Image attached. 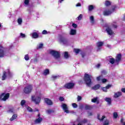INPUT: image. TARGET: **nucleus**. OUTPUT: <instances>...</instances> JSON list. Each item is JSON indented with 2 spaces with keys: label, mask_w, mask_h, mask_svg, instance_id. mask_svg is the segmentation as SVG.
<instances>
[{
  "label": "nucleus",
  "mask_w": 125,
  "mask_h": 125,
  "mask_svg": "<svg viewBox=\"0 0 125 125\" xmlns=\"http://www.w3.org/2000/svg\"><path fill=\"white\" fill-rule=\"evenodd\" d=\"M92 79L93 77L92 76H91V75L85 73L84 75L83 80L85 82L86 85H87V86L90 87L92 83V82H91V80H92Z\"/></svg>",
  "instance_id": "nucleus-1"
},
{
  "label": "nucleus",
  "mask_w": 125,
  "mask_h": 125,
  "mask_svg": "<svg viewBox=\"0 0 125 125\" xmlns=\"http://www.w3.org/2000/svg\"><path fill=\"white\" fill-rule=\"evenodd\" d=\"M117 8V6L114 5L112 6V9H106L103 12V14L104 16H109V15H111L112 12H114L116 9Z\"/></svg>",
  "instance_id": "nucleus-2"
},
{
  "label": "nucleus",
  "mask_w": 125,
  "mask_h": 125,
  "mask_svg": "<svg viewBox=\"0 0 125 125\" xmlns=\"http://www.w3.org/2000/svg\"><path fill=\"white\" fill-rule=\"evenodd\" d=\"M7 75L8 78H12V74H11L9 69L7 70V72L5 71L3 72V74L1 77L2 81H5L6 80L7 78Z\"/></svg>",
  "instance_id": "nucleus-3"
},
{
  "label": "nucleus",
  "mask_w": 125,
  "mask_h": 125,
  "mask_svg": "<svg viewBox=\"0 0 125 125\" xmlns=\"http://www.w3.org/2000/svg\"><path fill=\"white\" fill-rule=\"evenodd\" d=\"M10 97V94L9 93H2L0 95V100L1 101H6Z\"/></svg>",
  "instance_id": "nucleus-4"
},
{
  "label": "nucleus",
  "mask_w": 125,
  "mask_h": 125,
  "mask_svg": "<svg viewBox=\"0 0 125 125\" xmlns=\"http://www.w3.org/2000/svg\"><path fill=\"white\" fill-rule=\"evenodd\" d=\"M32 90H33V85H28L24 88L23 92L25 93V94H29V93L32 92Z\"/></svg>",
  "instance_id": "nucleus-5"
},
{
  "label": "nucleus",
  "mask_w": 125,
  "mask_h": 125,
  "mask_svg": "<svg viewBox=\"0 0 125 125\" xmlns=\"http://www.w3.org/2000/svg\"><path fill=\"white\" fill-rule=\"evenodd\" d=\"M50 54L52 55L55 59H59L60 58V54L59 52L55 50H51L50 51Z\"/></svg>",
  "instance_id": "nucleus-6"
},
{
  "label": "nucleus",
  "mask_w": 125,
  "mask_h": 125,
  "mask_svg": "<svg viewBox=\"0 0 125 125\" xmlns=\"http://www.w3.org/2000/svg\"><path fill=\"white\" fill-rule=\"evenodd\" d=\"M74 87L75 83L72 82L67 83L63 85L64 88L66 89H73Z\"/></svg>",
  "instance_id": "nucleus-7"
},
{
  "label": "nucleus",
  "mask_w": 125,
  "mask_h": 125,
  "mask_svg": "<svg viewBox=\"0 0 125 125\" xmlns=\"http://www.w3.org/2000/svg\"><path fill=\"white\" fill-rule=\"evenodd\" d=\"M41 97H36L35 95L31 96V100L33 102H35V104H39L41 102Z\"/></svg>",
  "instance_id": "nucleus-8"
},
{
  "label": "nucleus",
  "mask_w": 125,
  "mask_h": 125,
  "mask_svg": "<svg viewBox=\"0 0 125 125\" xmlns=\"http://www.w3.org/2000/svg\"><path fill=\"white\" fill-rule=\"evenodd\" d=\"M38 118L34 120V125H38V124H41L42 122V118L41 117V114L39 113L37 115Z\"/></svg>",
  "instance_id": "nucleus-9"
},
{
  "label": "nucleus",
  "mask_w": 125,
  "mask_h": 125,
  "mask_svg": "<svg viewBox=\"0 0 125 125\" xmlns=\"http://www.w3.org/2000/svg\"><path fill=\"white\" fill-rule=\"evenodd\" d=\"M122 60V54L119 53L115 57V63L117 65H119L120 62H121Z\"/></svg>",
  "instance_id": "nucleus-10"
},
{
  "label": "nucleus",
  "mask_w": 125,
  "mask_h": 125,
  "mask_svg": "<svg viewBox=\"0 0 125 125\" xmlns=\"http://www.w3.org/2000/svg\"><path fill=\"white\" fill-rule=\"evenodd\" d=\"M5 55L4 48L2 46H0V58H3Z\"/></svg>",
  "instance_id": "nucleus-11"
},
{
  "label": "nucleus",
  "mask_w": 125,
  "mask_h": 125,
  "mask_svg": "<svg viewBox=\"0 0 125 125\" xmlns=\"http://www.w3.org/2000/svg\"><path fill=\"white\" fill-rule=\"evenodd\" d=\"M62 108L64 112L66 113V114H69V113H70V111H69V110H68V106L65 104H62Z\"/></svg>",
  "instance_id": "nucleus-12"
},
{
  "label": "nucleus",
  "mask_w": 125,
  "mask_h": 125,
  "mask_svg": "<svg viewBox=\"0 0 125 125\" xmlns=\"http://www.w3.org/2000/svg\"><path fill=\"white\" fill-rule=\"evenodd\" d=\"M44 100L45 101V103L47 105H48L49 106H51V105H53V104L52 101H51L50 99L48 98H44Z\"/></svg>",
  "instance_id": "nucleus-13"
},
{
  "label": "nucleus",
  "mask_w": 125,
  "mask_h": 125,
  "mask_svg": "<svg viewBox=\"0 0 125 125\" xmlns=\"http://www.w3.org/2000/svg\"><path fill=\"white\" fill-rule=\"evenodd\" d=\"M60 42H62L64 44H65L68 42V40L67 39L63 36H61L60 37Z\"/></svg>",
  "instance_id": "nucleus-14"
},
{
  "label": "nucleus",
  "mask_w": 125,
  "mask_h": 125,
  "mask_svg": "<svg viewBox=\"0 0 125 125\" xmlns=\"http://www.w3.org/2000/svg\"><path fill=\"white\" fill-rule=\"evenodd\" d=\"M46 112L48 115H51V114H54V113H55V110L52 109H47Z\"/></svg>",
  "instance_id": "nucleus-15"
},
{
  "label": "nucleus",
  "mask_w": 125,
  "mask_h": 125,
  "mask_svg": "<svg viewBox=\"0 0 125 125\" xmlns=\"http://www.w3.org/2000/svg\"><path fill=\"white\" fill-rule=\"evenodd\" d=\"M105 31H106L107 34H108V35H110V36L114 34V32H113V31L112 30V29H111V28L109 27H107L105 29Z\"/></svg>",
  "instance_id": "nucleus-16"
},
{
  "label": "nucleus",
  "mask_w": 125,
  "mask_h": 125,
  "mask_svg": "<svg viewBox=\"0 0 125 125\" xmlns=\"http://www.w3.org/2000/svg\"><path fill=\"white\" fill-rule=\"evenodd\" d=\"M105 118H106V116H103L102 118H100V114H98V115H97V119H98V120L100 121V122H103V121H104V119H105Z\"/></svg>",
  "instance_id": "nucleus-17"
},
{
  "label": "nucleus",
  "mask_w": 125,
  "mask_h": 125,
  "mask_svg": "<svg viewBox=\"0 0 125 125\" xmlns=\"http://www.w3.org/2000/svg\"><path fill=\"white\" fill-rule=\"evenodd\" d=\"M105 101L107 103L108 105H111L112 104V99L110 98H105L104 99Z\"/></svg>",
  "instance_id": "nucleus-18"
},
{
  "label": "nucleus",
  "mask_w": 125,
  "mask_h": 125,
  "mask_svg": "<svg viewBox=\"0 0 125 125\" xmlns=\"http://www.w3.org/2000/svg\"><path fill=\"white\" fill-rule=\"evenodd\" d=\"M99 88H100V84L95 85L92 87V89H94V90H97V89H99Z\"/></svg>",
  "instance_id": "nucleus-19"
},
{
  "label": "nucleus",
  "mask_w": 125,
  "mask_h": 125,
  "mask_svg": "<svg viewBox=\"0 0 125 125\" xmlns=\"http://www.w3.org/2000/svg\"><path fill=\"white\" fill-rule=\"evenodd\" d=\"M32 36L33 39H38L39 38V34L37 32H33Z\"/></svg>",
  "instance_id": "nucleus-20"
},
{
  "label": "nucleus",
  "mask_w": 125,
  "mask_h": 125,
  "mask_svg": "<svg viewBox=\"0 0 125 125\" xmlns=\"http://www.w3.org/2000/svg\"><path fill=\"white\" fill-rule=\"evenodd\" d=\"M111 4H112V2H111V1L109 0H106L104 2V5L107 7H108V6H110V5H111Z\"/></svg>",
  "instance_id": "nucleus-21"
},
{
  "label": "nucleus",
  "mask_w": 125,
  "mask_h": 125,
  "mask_svg": "<svg viewBox=\"0 0 125 125\" xmlns=\"http://www.w3.org/2000/svg\"><path fill=\"white\" fill-rule=\"evenodd\" d=\"M120 96H122V93L121 92H118L114 94L115 98H118V97H120Z\"/></svg>",
  "instance_id": "nucleus-22"
},
{
  "label": "nucleus",
  "mask_w": 125,
  "mask_h": 125,
  "mask_svg": "<svg viewBox=\"0 0 125 125\" xmlns=\"http://www.w3.org/2000/svg\"><path fill=\"white\" fill-rule=\"evenodd\" d=\"M17 119V114H13L12 117L10 119V121L12 122L14 121V120H16Z\"/></svg>",
  "instance_id": "nucleus-23"
},
{
  "label": "nucleus",
  "mask_w": 125,
  "mask_h": 125,
  "mask_svg": "<svg viewBox=\"0 0 125 125\" xmlns=\"http://www.w3.org/2000/svg\"><path fill=\"white\" fill-rule=\"evenodd\" d=\"M91 102H93V103H96V102L97 104H98L99 103V101H98V97H96V98L92 99Z\"/></svg>",
  "instance_id": "nucleus-24"
},
{
  "label": "nucleus",
  "mask_w": 125,
  "mask_h": 125,
  "mask_svg": "<svg viewBox=\"0 0 125 125\" xmlns=\"http://www.w3.org/2000/svg\"><path fill=\"white\" fill-rule=\"evenodd\" d=\"M109 62L110 64H112V65H113L115 63H116V60H115L114 58H110L109 59Z\"/></svg>",
  "instance_id": "nucleus-25"
},
{
  "label": "nucleus",
  "mask_w": 125,
  "mask_h": 125,
  "mask_svg": "<svg viewBox=\"0 0 125 125\" xmlns=\"http://www.w3.org/2000/svg\"><path fill=\"white\" fill-rule=\"evenodd\" d=\"M49 74V69H46L44 70L43 75H44V76H47V75H48Z\"/></svg>",
  "instance_id": "nucleus-26"
},
{
  "label": "nucleus",
  "mask_w": 125,
  "mask_h": 125,
  "mask_svg": "<svg viewBox=\"0 0 125 125\" xmlns=\"http://www.w3.org/2000/svg\"><path fill=\"white\" fill-rule=\"evenodd\" d=\"M77 33V31L76 30L71 29L70 30V35L74 36V35H76V33Z\"/></svg>",
  "instance_id": "nucleus-27"
},
{
  "label": "nucleus",
  "mask_w": 125,
  "mask_h": 125,
  "mask_svg": "<svg viewBox=\"0 0 125 125\" xmlns=\"http://www.w3.org/2000/svg\"><path fill=\"white\" fill-rule=\"evenodd\" d=\"M85 110H91L92 109V106L91 105H88L87 104L85 105Z\"/></svg>",
  "instance_id": "nucleus-28"
},
{
  "label": "nucleus",
  "mask_w": 125,
  "mask_h": 125,
  "mask_svg": "<svg viewBox=\"0 0 125 125\" xmlns=\"http://www.w3.org/2000/svg\"><path fill=\"white\" fill-rule=\"evenodd\" d=\"M104 43L102 42H99L97 43V47H100L103 45Z\"/></svg>",
  "instance_id": "nucleus-29"
},
{
  "label": "nucleus",
  "mask_w": 125,
  "mask_h": 125,
  "mask_svg": "<svg viewBox=\"0 0 125 125\" xmlns=\"http://www.w3.org/2000/svg\"><path fill=\"white\" fill-rule=\"evenodd\" d=\"M63 56L64 58H66V59L69 58V53H68V52H65L63 54Z\"/></svg>",
  "instance_id": "nucleus-30"
},
{
  "label": "nucleus",
  "mask_w": 125,
  "mask_h": 125,
  "mask_svg": "<svg viewBox=\"0 0 125 125\" xmlns=\"http://www.w3.org/2000/svg\"><path fill=\"white\" fill-rule=\"evenodd\" d=\"M94 9V6L92 5H90L88 6V10L89 11H91L92 10H93Z\"/></svg>",
  "instance_id": "nucleus-31"
},
{
  "label": "nucleus",
  "mask_w": 125,
  "mask_h": 125,
  "mask_svg": "<svg viewBox=\"0 0 125 125\" xmlns=\"http://www.w3.org/2000/svg\"><path fill=\"white\" fill-rule=\"evenodd\" d=\"M90 19L91 23H92V24H93V23H94V17L92 16L90 17Z\"/></svg>",
  "instance_id": "nucleus-32"
},
{
  "label": "nucleus",
  "mask_w": 125,
  "mask_h": 125,
  "mask_svg": "<svg viewBox=\"0 0 125 125\" xmlns=\"http://www.w3.org/2000/svg\"><path fill=\"white\" fill-rule=\"evenodd\" d=\"M74 52H75V53H76V54H78V53H80V51H81V49H74Z\"/></svg>",
  "instance_id": "nucleus-33"
},
{
  "label": "nucleus",
  "mask_w": 125,
  "mask_h": 125,
  "mask_svg": "<svg viewBox=\"0 0 125 125\" xmlns=\"http://www.w3.org/2000/svg\"><path fill=\"white\" fill-rule=\"evenodd\" d=\"M24 59L26 61H28V60H29V59H30V58L29 57V55L28 54H26L24 56Z\"/></svg>",
  "instance_id": "nucleus-34"
},
{
  "label": "nucleus",
  "mask_w": 125,
  "mask_h": 125,
  "mask_svg": "<svg viewBox=\"0 0 125 125\" xmlns=\"http://www.w3.org/2000/svg\"><path fill=\"white\" fill-rule=\"evenodd\" d=\"M25 104H26V101H25V100H21V106L24 105Z\"/></svg>",
  "instance_id": "nucleus-35"
},
{
  "label": "nucleus",
  "mask_w": 125,
  "mask_h": 125,
  "mask_svg": "<svg viewBox=\"0 0 125 125\" xmlns=\"http://www.w3.org/2000/svg\"><path fill=\"white\" fill-rule=\"evenodd\" d=\"M109 125V120H105L104 121V125Z\"/></svg>",
  "instance_id": "nucleus-36"
},
{
  "label": "nucleus",
  "mask_w": 125,
  "mask_h": 125,
  "mask_svg": "<svg viewBox=\"0 0 125 125\" xmlns=\"http://www.w3.org/2000/svg\"><path fill=\"white\" fill-rule=\"evenodd\" d=\"M118 113L114 112L113 113V117L114 118V119H117V118H118Z\"/></svg>",
  "instance_id": "nucleus-37"
},
{
  "label": "nucleus",
  "mask_w": 125,
  "mask_h": 125,
  "mask_svg": "<svg viewBox=\"0 0 125 125\" xmlns=\"http://www.w3.org/2000/svg\"><path fill=\"white\" fill-rule=\"evenodd\" d=\"M18 23L19 25H21L22 24V19L19 18L18 19Z\"/></svg>",
  "instance_id": "nucleus-38"
},
{
  "label": "nucleus",
  "mask_w": 125,
  "mask_h": 125,
  "mask_svg": "<svg viewBox=\"0 0 125 125\" xmlns=\"http://www.w3.org/2000/svg\"><path fill=\"white\" fill-rule=\"evenodd\" d=\"M83 18V15L82 14H80L79 15V16L77 18V20H79V21L82 20V19Z\"/></svg>",
  "instance_id": "nucleus-39"
},
{
  "label": "nucleus",
  "mask_w": 125,
  "mask_h": 125,
  "mask_svg": "<svg viewBox=\"0 0 125 125\" xmlns=\"http://www.w3.org/2000/svg\"><path fill=\"white\" fill-rule=\"evenodd\" d=\"M27 109L28 110V111L29 112H33V109H32V108H31L30 106H28L27 108Z\"/></svg>",
  "instance_id": "nucleus-40"
},
{
  "label": "nucleus",
  "mask_w": 125,
  "mask_h": 125,
  "mask_svg": "<svg viewBox=\"0 0 125 125\" xmlns=\"http://www.w3.org/2000/svg\"><path fill=\"white\" fill-rule=\"evenodd\" d=\"M48 33H47V31L44 30L42 31V35H47Z\"/></svg>",
  "instance_id": "nucleus-41"
},
{
  "label": "nucleus",
  "mask_w": 125,
  "mask_h": 125,
  "mask_svg": "<svg viewBox=\"0 0 125 125\" xmlns=\"http://www.w3.org/2000/svg\"><path fill=\"white\" fill-rule=\"evenodd\" d=\"M72 106L73 107V108H77L78 107V104H77L76 103H73L72 104Z\"/></svg>",
  "instance_id": "nucleus-42"
},
{
  "label": "nucleus",
  "mask_w": 125,
  "mask_h": 125,
  "mask_svg": "<svg viewBox=\"0 0 125 125\" xmlns=\"http://www.w3.org/2000/svg\"><path fill=\"white\" fill-rule=\"evenodd\" d=\"M59 99L60 101H61V102H62V101H64V100H65V99H64V97H60Z\"/></svg>",
  "instance_id": "nucleus-43"
},
{
  "label": "nucleus",
  "mask_w": 125,
  "mask_h": 125,
  "mask_svg": "<svg viewBox=\"0 0 125 125\" xmlns=\"http://www.w3.org/2000/svg\"><path fill=\"white\" fill-rule=\"evenodd\" d=\"M42 46H43V44L42 43H40L39 45L38 46V47L37 48L38 49H41L42 48Z\"/></svg>",
  "instance_id": "nucleus-44"
},
{
  "label": "nucleus",
  "mask_w": 125,
  "mask_h": 125,
  "mask_svg": "<svg viewBox=\"0 0 125 125\" xmlns=\"http://www.w3.org/2000/svg\"><path fill=\"white\" fill-rule=\"evenodd\" d=\"M29 2H30V0H24V3L26 5H28V4H29Z\"/></svg>",
  "instance_id": "nucleus-45"
},
{
  "label": "nucleus",
  "mask_w": 125,
  "mask_h": 125,
  "mask_svg": "<svg viewBox=\"0 0 125 125\" xmlns=\"http://www.w3.org/2000/svg\"><path fill=\"white\" fill-rule=\"evenodd\" d=\"M8 113H14L13 112V108H11L9 110L7 111Z\"/></svg>",
  "instance_id": "nucleus-46"
},
{
  "label": "nucleus",
  "mask_w": 125,
  "mask_h": 125,
  "mask_svg": "<svg viewBox=\"0 0 125 125\" xmlns=\"http://www.w3.org/2000/svg\"><path fill=\"white\" fill-rule=\"evenodd\" d=\"M102 89L103 90V91H104V92H107V88L106 87H102Z\"/></svg>",
  "instance_id": "nucleus-47"
},
{
  "label": "nucleus",
  "mask_w": 125,
  "mask_h": 125,
  "mask_svg": "<svg viewBox=\"0 0 125 125\" xmlns=\"http://www.w3.org/2000/svg\"><path fill=\"white\" fill-rule=\"evenodd\" d=\"M72 26L73 27V28H77L78 27V25H77V24L75 23H72Z\"/></svg>",
  "instance_id": "nucleus-48"
},
{
  "label": "nucleus",
  "mask_w": 125,
  "mask_h": 125,
  "mask_svg": "<svg viewBox=\"0 0 125 125\" xmlns=\"http://www.w3.org/2000/svg\"><path fill=\"white\" fill-rule=\"evenodd\" d=\"M21 38H26V35H25V34L23 33H21Z\"/></svg>",
  "instance_id": "nucleus-49"
},
{
  "label": "nucleus",
  "mask_w": 125,
  "mask_h": 125,
  "mask_svg": "<svg viewBox=\"0 0 125 125\" xmlns=\"http://www.w3.org/2000/svg\"><path fill=\"white\" fill-rule=\"evenodd\" d=\"M77 100L78 101H81L82 100V97H81L80 96H78L77 97Z\"/></svg>",
  "instance_id": "nucleus-50"
},
{
  "label": "nucleus",
  "mask_w": 125,
  "mask_h": 125,
  "mask_svg": "<svg viewBox=\"0 0 125 125\" xmlns=\"http://www.w3.org/2000/svg\"><path fill=\"white\" fill-rule=\"evenodd\" d=\"M82 123L83 124H86V123H87V120L84 119L82 121Z\"/></svg>",
  "instance_id": "nucleus-51"
},
{
  "label": "nucleus",
  "mask_w": 125,
  "mask_h": 125,
  "mask_svg": "<svg viewBox=\"0 0 125 125\" xmlns=\"http://www.w3.org/2000/svg\"><path fill=\"white\" fill-rule=\"evenodd\" d=\"M52 78L53 80H56V79H58V76H53L52 77Z\"/></svg>",
  "instance_id": "nucleus-52"
},
{
  "label": "nucleus",
  "mask_w": 125,
  "mask_h": 125,
  "mask_svg": "<svg viewBox=\"0 0 125 125\" xmlns=\"http://www.w3.org/2000/svg\"><path fill=\"white\" fill-rule=\"evenodd\" d=\"M112 27L115 29H117L118 28V26L116 24H112Z\"/></svg>",
  "instance_id": "nucleus-53"
},
{
  "label": "nucleus",
  "mask_w": 125,
  "mask_h": 125,
  "mask_svg": "<svg viewBox=\"0 0 125 125\" xmlns=\"http://www.w3.org/2000/svg\"><path fill=\"white\" fill-rule=\"evenodd\" d=\"M97 80L98 81V82L101 81V76H99L97 78Z\"/></svg>",
  "instance_id": "nucleus-54"
},
{
  "label": "nucleus",
  "mask_w": 125,
  "mask_h": 125,
  "mask_svg": "<svg viewBox=\"0 0 125 125\" xmlns=\"http://www.w3.org/2000/svg\"><path fill=\"white\" fill-rule=\"evenodd\" d=\"M111 86H112V85H110V84H108L107 86H106V88L107 89H109V88H110V87H111Z\"/></svg>",
  "instance_id": "nucleus-55"
},
{
  "label": "nucleus",
  "mask_w": 125,
  "mask_h": 125,
  "mask_svg": "<svg viewBox=\"0 0 125 125\" xmlns=\"http://www.w3.org/2000/svg\"><path fill=\"white\" fill-rule=\"evenodd\" d=\"M102 83H106V82H107V79H103L102 80Z\"/></svg>",
  "instance_id": "nucleus-56"
},
{
  "label": "nucleus",
  "mask_w": 125,
  "mask_h": 125,
  "mask_svg": "<svg viewBox=\"0 0 125 125\" xmlns=\"http://www.w3.org/2000/svg\"><path fill=\"white\" fill-rule=\"evenodd\" d=\"M121 91L123 92L124 93H125V88H122L121 89Z\"/></svg>",
  "instance_id": "nucleus-57"
},
{
  "label": "nucleus",
  "mask_w": 125,
  "mask_h": 125,
  "mask_svg": "<svg viewBox=\"0 0 125 125\" xmlns=\"http://www.w3.org/2000/svg\"><path fill=\"white\" fill-rule=\"evenodd\" d=\"M81 55H82V58H84V56H85V53H82L81 54Z\"/></svg>",
  "instance_id": "nucleus-58"
},
{
  "label": "nucleus",
  "mask_w": 125,
  "mask_h": 125,
  "mask_svg": "<svg viewBox=\"0 0 125 125\" xmlns=\"http://www.w3.org/2000/svg\"><path fill=\"white\" fill-rule=\"evenodd\" d=\"M39 109L35 108V109L33 110V112H39Z\"/></svg>",
  "instance_id": "nucleus-59"
},
{
  "label": "nucleus",
  "mask_w": 125,
  "mask_h": 125,
  "mask_svg": "<svg viewBox=\"0 0 125 125\" xmlns=\"http://www.w3.org/2000/svg\"><path fill=\"white\" fill-rule=\"evenodd\" d=\"M120 122H121V124H124V123H125V122H124V118H121V120H120Z\"/></svg>",
  "instance_id": "nucleus-60"
},
{
  "label": "nucleus",
  "mask_w": 125,
  "mask_h": 125,
  "mask_svg": "<svg viewBox=\"0 0 125 125\" xmlns=\"http://www.w3.org/2000/svg\"><path fill=\"white\" fill-rule=\"evenodd\" d=\"M76 6H82V4H81V3H78L76 4Z\"/></svg>",
  "instance_id": "nucleus-61"
},
{
  "label": "nucleus",
  "mask_w": 125,
  "mask_h": 125,
  "mask_svg": "<svg viewBox=\"0 0 125 125\" xmlns=\"http://www.w3.org/2000/svg\"><path fill=\"white\" fill-rule=\"evenodd\" d=\"M88 116H92V112H89V113H88Z\"/></svg>",
  "instance_id": "nucleus-62"
},
{
  "label": "nucleus",
  "mask_w": 125,
  "mask_h": 125,
  "mask_svg": "<svg viewBox=\"0 0 125 125\" xmlns=\"http://www.w3.org/2000/svg\"><path fill=\"white\" fill-rule=\"evenodd\" d=\"M100 67V64H98L97 65V68H99Z\"/></svg>",
  "instance_id": "nucleus-63"
},
{
  "label": "nucleus",
  "mask_w": 125,
  "mask_h": 125,
  "mask_svg": "<svg viewBox=\"0 0 125 125\" xmlns=\"http://www.w3.org/2000/svg\"><path fill=\"white\" fill-rule=\"evenodd\" d=\"M83 105H81L80 106V109H83Z\"/></svg>",
  "instance_id": "nucleus-64"
}]
</instances>
